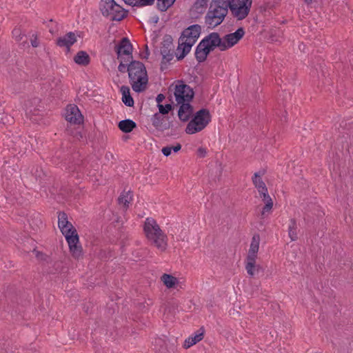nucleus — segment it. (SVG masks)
<instances>
[{"instance_id":"f257e3e1","label":"nucleus","mask_w":353,"mask_h":353,"mask_svg":"<svg viewBox=\"0 0 353 353\" xmlns=\"http://www.w3.org/2000/svg\"><path fill=\"white\" fill-rule=\"evenodd\" d=\"M58 226L68 243L72 256L79 259L83 252L82 247L79 243V236L75 228L68 221V215L64 212H59Z\"/></svg>"},{"instance_id":"f03ea898","label":"nucleus","mask_w":353,"mask_h":353,"mask_svg":"<svg viewBox=\"0 0 353 353\" xmlns=\"http://www.w3.org/2000/svg\"><path fill=\"white\" fill-rule=\"evenodd\" d=\"M216 48L223 51L222 38L219 32H210L202 39L196 47L194 53L196 60L199 63L205 61L210 53Z\"/></svg>"},{"instance_id":"7ed1b4c3","label":"nucleus","mask_w":353,"mask_h":353,"mask_svg":"<svg viewBox=\"0 0 353 353\" xmlns=\"http://www.w3.org/2000/svg\"><path fill=\"white\" fill-rule=\"evenodd\" d=\"M129 81L132 90L137 93L145 90L148 76L145 65L140 61L130 60L129 63Z\"/></svg>"},{"instance_id":"20e7f679","label":"nucleus","mask_w":353,"mask_h":353,"mask_svg":"<svg viewBox=\"0 0 353 353\" xmlns=\"http://www.w3.org/2000/svg\"><path fill=\"white\" fill-rule=\"evenodd\" d=\"M232 2V0H212L205 17L208 28L213 29L222 23L228 13V5Z\"/></svg>"},{"instance_id":"39448f33","label":"nucleus","mask_w":353,"mask_h":353,"mask_svg":"<svg viewBox=\"0 0 353 353\" xmlns=\"http://www.w3.org/2000/svg\"><path fill=\"white\" fill-rule=\"evenodd\" d=\"M143 230L147 239L152 241L161 252H164L168 246V236L152 218H148L144 223Z\"/></svg>"},{"instance_id":"423d86ee","label":"nucleus","mask_w":353,"mask_h":353,"mask_svg":"<svg viewBox=\"0 0 353 353\" xmlns=\"http://www.w3.org/2000/svg\"><path fill=\"white\" fill-rule=\"evenodd\" d=\"M99 9L103 17H109L112 21H121L128 14V10L117 3L114 0H101Z\"/></svg>"},{"instance_id":"0eeeda50","label":"nucleus","mask_w":353,"mask_h":353,"mask_svg":"<svg viewBox=\"0 0 353 353\" xmlns=\"http://www.w3.org/2000/svg\"><path fill=\"white\" fill-rule=\"evenodd\" d=\"M188 123L185 132L188 134H193L203 130L211 121V114L209 110L201 108L194 114Z\"/></svg>"},{"instance_id":"6e6552de","label":"nucleus","mask_w":353,"mask_h":353,"mask_svg":"<svg viewBox=\"0 0 353 353\" xmlns=\"http://www.w3.org/2000/svg\"><path fill=\"white\" fill-rule=\"evenodd\" d=\"M174 90V96L176 103L191 102L194 97L193 89L183 81H178Z\"/></svg>"},{"instance_id":"1a4fd4ad","label":"nucleus","mask_w":353,"mask_h":353,"mask_svg":"<svg viewBox=\"0 0 353 353\" xmlns=\"http://www.w3.org/2000/svg\"><path fill=\"white\" fill-rule=\"evenodd\" d=\"M259 234H254L252 238L248 254L246 257L245 269L249 275H252L254 274L253 269L255 267V259L256 258V254L259 251Z\"/></svg>"},{"instance_id":"9d476101","label":"nucleus","mask_w":353,"mask_h":353,"mask_svg":"<svg viewBox=\"0 0 353 353\" xmlns=\"http://www.w3.org/2000/svg\"><path fill=\"white\" fill-rule=\"evenodd\" d=\"M114 51L117 59H133V46L128 37H122L117 44L114 46Z\"/></svg>"},{"instance_id":"9b49d317","label":"nucleus","mask_w":353,"mask_h":353,"mask_svg":"<svg viewBox=\"0 0 353 353\" xmlns=\"http://www.w3.org/2000/svg\"><path fill=\"white\" fill-rule=\"evenodd\" d=\"M252 3L249 2H232L228 5L232 15L238 21L245 19L250 12Z\"/></svg>"},{"instance_id":"f8f14e48","label":"nucleus","mask_w":353,"mask_h":353,"mask_svg":"<svg viewBox=\"0 0 353 353\" xmlns=\"http://www.w3.org/2000/svg\"><path fill=\"white\" fill-rule=\"evenodd\" d=\"M245 35V30L243 27L239 28L234 32L229 33L225 34L222 38V49L223 51L227 50L236 43L243 37Z\"/></svg>"},{"instance_id":"ddd939ff","label":"nucleus","mask_w":353,"mask_h":353,"mask_svg":"<svg viewBox=\"0 0 353 353\" xmlns=\"http://www.w3.org/2000/svg\"><path fill=\"white\" fill-rule=\"evenodd\" d=\"M201 32V27L199 24H194L188 26L181 34L179 40L183 41L186 39V41L194 44L199 39Z\"/></svg>"},{"instance_id":"4468645a","label":"nucleus","mask_w":353,"mask_h":353,"mask_svg":"<svg viewBox=\"0 0 353 353\" xmlns=\"http://www.w3.org/2000/svg\"><path fill=\"white\" fill-rule=\"evenodd\" d=\"M65 119L73 124H81L83 121V117L76 105H70L67 107Z\"/></svg>"},{"instance_id":"2eb2a0df","label":"nucleus","mask_w":353,"mask_h":353,"mask_svg":"<svg viewBox=\"0 0 353 353\" xmlns=\"http://www.w3.org/2000/svg\"><path fill=\"white\" fill-rule=\"evenodd\" d=\"M179 105L178 117L181 121L187 122L192 117L194 108L190 102L176 103Z\"/></svg>"},{"instance_id":"dca6fc26","label":"nucleus","mask_w":353,"mask_h":353,"mask_svg":"<svg viewBox=\"0 0 353 353\" xmlns=\"http://www.w3.org/2000/svg\"><path fill=\"white\" fill-rule=\"evenodd\" d=\"M77 37L73 32H69L63 37H60L56 40V45L60 48L65 47L67 51L70 50V48L77 42Z\"/></svg>"},{"instance_id":"f3484780","label":"nucleus","mask_w":353,"mask_h":353,"mask_svg":"<svg viewBox=\"0 0 353 353\" xmlns=\"http://www.w3.org/2000/svg\"><path fill=\"white\" fill-rule=\"evenodd\" d=\"M205 332V331L204 327H201L199 330L194 332L192 336L185 339L183 344L184 348L188 349L201 341L204 337Z\"/></svg>"},{"instance_id":"a211bd4d","label":"nucleus","mask_w":353,"mask_h":353,"mask_svg":"<svg viewBox=\"0 0 353 353\" xmlns=\"http://www.w3.org/2000/svg\"><path fill=\"white\" fill-rule=\"evenodd\" d=\"M180 41L181 40L179 39V45L176 49V50L180 52V53L176 54L177 61L183 60L190 52L192 47L194 46L192 43H190L186 40L181 42H180Z\"/></svg>"},{"instance_id":"6ab92c4d","label":"nucleus","mask_w":353,"mask_h":353,"mask_svg":"<svg viewBox=\"0 0 353 353\" xmlns=\"http://www.w3.org/2000/svg\"><path fill=\"white\" fill-rule=\"evenodd\" d=\"M137 123L131 119L121 120L118 123L119 129L124 133H130L137 128Z\"/></svg>"},{"instance_id":"aec40b11","label":"nucleus","mask_w":353,"mask_h":353,"mask_svg":"<svg viewBox=\"0 0 353 353\" xmlns=\"http://www.w3.org/2000/svg\"><path fill=\"white\" fill-rule=\"evenodd\" d=\"M73 60L77 65L87 66L90 63V57L87 52L80 50L74 57Z\"/></svg>"},{"instance_id":"412c9836","label":"nucleus","mask_w":353,"mask_h":353,"mask_svg":"<svg viewBox=\"0 0 353 353\" xmlns=\"http://www.w3.org/2000/svg\"><path fill=\"white\" fill-rule=\"evenodd\" d=\"M120 91L122 94V101L128 107H133L134 104V99L130 94V88L127 85H122Z\"/></svg>"},{"instance_id":"4be33fe9","label":"nucleus","mask_w":353,"mask_h":353,"mask_svg":"<svg viewBox=\"0 0 353 353\" xmlns=\"http://www.w3.org/2000/svg\"><path fill=\"white\" fill-rule=\"evenodd\" d=\"M164 119H169V117H164L158 112L154 113L150 120L152 125L159 131H162V127L164 123Z\"/></svg>"},{"instance_id":"5701e85b","label":"nucleus","mask_w":353,"mask_h":353,"mask_svg":"<svg viewBox=\"0 0 353 353\" xmlns=\"http://www.w3.org/2000/svg\"><path fill=\"white\" fill-rule=\"evenodd\" d=\"M161 48L160 53H165V52H170L173 51V39L170 34H165L161 42Z\"/></svg>"},{"instance_id":"b1692460","label":"nucleus","mask_w":353,"mask_h":353,"mask_svg":"<svg viewBox=\"0 0 353 353\" xmlns=\"http://www.w3.org/2000/svg\"><path fill=\"white\" fill-rule=\"evenodd\" d=\"M161 280L168 289L175 288L176 285L179 283L176 277L165 273L161 276Z\"/></svg>"},{"instance_id":"393cba45","label":"nucleus","mask_w":353,"mask_h":353,"mask_svg":"<svg viewBox=\"0 0 353 353\" xmlns=\"http://www.w3.org/2000/svg\"><path fill=\"white\" fill-rule=\"evenodd\" d=\"M263 202L265 203L261 211V216L263 217L265 212L270 211L273 207V201L270 196L268 194V192H263L262 195H260Z\"/></svg>"},{"instance_id":"a878e982","label":"nucleus","mask_w":353,"mask_h":353,"mask_svg":"<svg viewBox=\"0 0 353 353\" xmlns=\"http://www.w3.org/2000/svg\"><path fill=\"white\" fill-rule=\"evenodd\" d=\"M297 223L295 219H291L288 225V235L292 241H295L298 239L297 233Z\"/></svg>"},{"instance_id":"bb28decb","label":"nucleus","mask_w":353,"mask_h":353,"mask_svg":"<svg viewBox=\"0 0 353 353\" xmlns=\"http://www.w3.org/2000/svg\"><path fill=\"white\" fill-rule=\"evenodd\" d=\"M61 262L52 261V263L47 266L43 264V271L49 274H54L60 272Z\"/></svg>"},{"instance_id":"cd10ccee","label":"nucleus","mask_w":353,"mask_h":353,"mask_svg":"<svg viewBox=\"0 0 353 353\" xmlns=\"http://www.w3.org/2000/svg\"><path fill=\"white\" fill-rule=\"evenodd\" d=\"M152 345L154 346V350L156 352L166 353L167 351V344L164 339L161 338H157L152 342Z\"/></svg>"},{"instance_id":"c85d7f7f","label":"nucleus","mask_w":353,"mask_h":353,"mask_svg":"<svg viewBox=\"0 0 353 353\" xmlns=\"http://www.w3.org/2000/svg\"><path fill=\"white\" fill-rule=\"evenodd\" d=\"M170 101H171L170 103H168L165 105L159 104V105H157V107L159 108L158 113H159L160 114H161L164 117H166L165 115H167L170 112L172 111L174 109V108H175V106H176V105H175L173 103L171 97L170 98Z\"/></svg>"},{"instance_id":"c756f323","label":"nucleus","mask_w":353,"mask_h":353,"mask_svg":"<svg viewBox=\"0 0 353 353\" xmlns=\"http://www.w3.org/2000/svg\"><path fill=\"white\" fill-rule=\"evenodd\" d=\"M181 144L176 143L174 145H167L163 147L161 149V152L164 156L169 157L172 154V152L174 153H177L181 150Z\"/></svg>"},{"instance_id":"7c9ffc66","label":"nucleus","mask_w":353,"mask_h":353,"mask_svg":"<svg viewBox=\"0 0 353 353\" xmlns=\"http://www.w3.org/2000/svg\"><path fill=\"white\" fill-rule=\"evenodd\" d=\"M175 1L176 0H157V9L161 12H165L172 7L174 4Z\"/></svg>"},{"instance_id":"2f4dec72","label":"nucleus","mask_w":353,"mask_h":353,"mask_svg":"<svg viewBox=\"0 0 353 353\" xmlns=\"http://www.w3.org/2000/svg\"><path fill=\"white\" fill-rule=\"evenodd\" d=\"M34 251L36 252V257L37 259L43 262V264H46L47 266L48 265H50L52 263V259L49 255H47L46 254L40 251H36L35 250Z\"/></svg>"},{"instance_id":"473e14b6","label":"nucleus","mask_w":353,"mask_h":353,"mask_svg":"<svg viewBox=\"0 0 353 353\" xmlns=\"http://www.w3.org/2000/svg\"><path fill=\"white\" fill-rule=\"evenodd\" d=\"M118 60L120 62L118 66V70L121 73H125L128 72V73L129 74V63L130 60L128 59H121Z\"/></svg>"},{"instance_id":"72a5a7b5","label":"nucleus","mask_w":353,"mask_h":353,"mask_svg":"<svg viewBox=\"0 0 353 353\" xmlns=\"http://www.w3.org/2000/svg\"><path fill=\"white\" fill-rule=\"evenodd\" d=\"M252 179L255 188H259L265 184L261 179L260 172H255Z\"/></svg>"},{"instance_id":"f704fd0d","label":"nucleus","mask_w":353,"mask_h":353,"mask_svg":"<svg viewBox=\"0 0 353 353\" xmlns=\"http://www.w3.org/2000/svg\"><path fill=\"white\" fill-rule=\"evenodd\" d=\"M155 0H137L134 2L133 5L136 7H143L152 6L154 4Z\"/></svg>"},{"instance_id":"c9c22d12","label":"nucleus","mask_w":353,"mask_h":353,"mask_svg":"<svg viewBox=\"0 0 353 353\" xmlns=\"http://www.w3.org/2000/svg\"><path fill=\"white\" fill-rule=\"evenodd\" d=\"M128 196H130V200H132V192L130 191H128L125 196L123 194L120 195L118 199L119 203H123L124 205H127V204L130 202V201L128 200Z\"/></svg>"},{"instance_id":"e433bc0d","label":"nucleus","mask_w":353,"mask_h":353,"mask_svg":"<svg viewBox=\"0 0 353 353\" xmlns=\"http://www.w3.org/2000/svg\"><path fill=\"white\" fill-rule=\"evenodd\" d=\"M12 34L15 37L16 40L19 41H21L24 36H26V34L22 31V30L20 28H15L12 30Z\"/></svg>"},{"instance_id":"4c0bfd02","label":"nucleus","mask_w":353,"mask_h":353,"mask_svg":"<svg viewBox=\"0 0 353 353\" xmlns=\"http://www.w3.org/2000/svg\"><path fill=\"white\" fill-rule=\"evenodd\" d=\"M161 54L162 55V60L169 63L174 57V51L170 52H165V53H161Z\"/></svg>"},{"instance_id":"58836bf2","label":"nucleus","mask_w":353,"mask_h":353,"mask_svg":"<svg viewBox=\"0 0 353 353\" xmlns=\"http://www.w3.org/2000/svg\"><path fill=\"white\" fill-rule=\"evenodd\" d=\"M194 6L196 9L203 8L207 6V0H196Z\"/></svg>"},{"instance_id":"ea45409f","label":"nucleus","mask_w":353,"mask_h":353,"mask_svg":"<svg viewBox=\"0 0 353 353\" xmlns=\"http://www.w3.org/2000/svg\"><path fill=\"white\" fill-rule=\"evenodd\" d=\"M31 45L33 48H37L39 45V42L38 41V37L37 34H32V37L30 39Z\"/></svg>"},{"instance_id":"a19ab883","label":"nucleus","mask_w":353,"mask_h":353,"mask_svg":"<svg viewBox=\"0 0 353 353\" xmlns=\"http://www.w3.org/2000/svg\"><path fill=\"white\" fill-rule=\"evenodd\" d=\"M150 55V50L148 45H145V53H140L139 57L141 59H148Z\"/></svg>"},{"instance_id":"79ce46f5","label":"nucleus","mask_w":353,"mask_h":353,"mask_svg":"<svg viewBox=\"0 0 353 353\" xmlns=\"http://www.w3.org/2000/svg\"><path fill=\"white\" fill-rule=\"evenodd\" d=\"M173 126H174L173 121H168V122L163 123L161 132H163L165 130L172 129L173 128Z\"/></svg>"},{"instance_id":"37998d69","label":"nucleus","mask_w":353,"mask_h":353,"mask_svg":"<svg viewBox=\"0 0 353 353\" xmlns=\"http://www.w3.org/2000/svg\"><path fill=\"white\" fill-rule=\"evenodd\" d=\"M207 154L206 149L202 147H200L197 150V155L203 158L205 157Z\"/></svg>"},{"instance_id":"c03bdc74","label":"nucleus","mask_w":353,"mask_h":353,"mask_svg":"<svg viewBox=\"0 0 353 353\" xmlns=\"http://www.w3.org/2000/svg\"><path fill=\"white\" fill-rule=\"evenodd\" d=\"M260 272H263V268L259 265L255 264V267L253 269L254 274L251 276H253L256 274H259Z\"/></svg>"},{"instance_id":"a18cd8bd","label":"nucleus","mask_w":353,"mask_h":353,"mask_svg":"<svg viewBox=\"0 0 353 353\" xmlns=\"http://www.w3.org/2000/svg\"><path fill=\"white\" fill-rule=\"evenodd\" d=\"M165 97L163 94H159L157 97H156V101L157 103V105H159V104H161L163 101L165 99Z\"/></svg>"},{"instance_id":"49530a36","label":"nucleus","mask_w":353,"mask_h":353,"mask_svg":"<svg viewBox=\"0 0 353 353\" xmlns=\"http://www.w3.org/2000/svg\"><path fill=\"white\" fill-rule=\"evenodd\" d=\"M0 353H14L12 351L8 352L5 343H0Z\"/></svg>"},{"instance_id":"de8ad7c7","label":"nucleus","mask_w":353,"mask_h":353,"mask_svg":"<svg viewBox=\"0 0 353 353\" xmlns=\"http://www.w3.org/2000/svg\"><path fill=\"white\" fill-rule=\"evenodd\" d=\"M257 190H258V192L259 193L260 195H262L263 192H268V188L266 187V185L264 184L263 185H261V187L259 188H256Z\"/></svg>"},{"instance_id":"09e8293b","label":"nucleus","mask_w":353,"mask_h":353,"mask_svg":"<svg viewBox=\"0 0 353 353\" xmlns=\"http://www.w3.org/2000/svg\"><path fill=\"white\" fill-rule=\"evenodd\" d=\"M167 63L166 61L162 60L161 62V66H160V70L161 71H163L164 70H165L167 68Z\"/></svg>"},{"instance_id":"8fccbe9b","label":"nucleus","mask_w":353,"mask_h":353,"mask_svg":"<svg viewBox=\"0 0 353 353\" xmlns=\"http://www.w3.org/2000/svg\"><path fill=\"white\" fill-rule=\"evenodd\" d=\"M159 17L156 15L151 18L150 21L153 23H157L159 21Z\"/></svg>"},{"instance_id":"3c124183","label":"nucleus","mask_w":353,"mask_h":353,"mask_svg":"<svg viewBox=\"0 0 353 353\" xmlns=\"http://www.w3.org/2000/svg\"><path fill=\"white\" fill-rule=\"evenodd\" d=\"M137 0H125V3L128 5L132 6V7H135L133 3Z\"/></svg>"},{"instance_id":"603ef678","label":"nucleus","mask_w":353,"mask_h":353,"mask_svg":"<svg viewBox=\"0 0 353 353\" xmlns=\"http://www.w3.org/2000/svg\"><path fill=\"white\" fill-rule=\"evenodd\" d=\"M110 157L113 158L114 157L113 154L111 152H107L105 154V158L108 159H110Z\"/></svg>"},{"instance_id":"864d4df0","label":"nucleus","mask_w":353,"mask_h":353,"mask_svg":"<svg viewBox=\"0 0 353 353\" xmlns=\"http://www.w3.org/2000/svg\"><path fill=\"white\" fill-rule=\"evenodd\" d=\"M49 31H50V32L51 34H54L56 32L58 31V28L54 29L53 28H50V30Z\"/></svg>"},{"instance_id":"5fc2aeb1","label":"nucleus","mask_w":353,"mask_h":353,"mask_svg":"<svg viewBox=\"0 0 353 353\" xmlns=\"http://www.w3.org/2000/svg\"><path fill=\"white\" fill-rule=\"evenodd\" d=\"M285 114L283 116V118H281V121L282 122H287V118H286L287 112H285Z\"/></svg>"},{"instance_id":"6e6d98bb","label":"nucleus","mask_w":353,"mask_h":353,"mask_svg":"<svg viewBox=\"0 0 353 353\" xmlns=\"http://www.w3.org/2000/svg\"><path fill=\"white\" fill-rule=\"evenodd\" d=\"M304 1H305V2L306 3H307V4L311 3H312V0H304Z\"/></svg>"},{"instance_id":"4d7b16f0","label":"nucleus","mask_w":353,"mask_h":353,"mask_svg":"<svg viewBox=\"0 0 353 353\" xmlns=\"http://www.w3.org/2000/svg\"><path fill=\"white\" fill-rule=\"evenodd\" d=\"M124 137V140H126L128 138V137Z\"/></svg>"},{"instance_id":"13d9d810","label":"nucleus","mask_w":353,"mask_h":353,"mask_svg":"<svg viewBox=\"0 0 353 353\" xmlns=\"http://www.w3.org/2000/svg\"><path fill=\"white\" fill-rule=\"evenodd\" d=\"M49 21L50 22H53V19H50Z\"/></svg>"}]
</instances>
